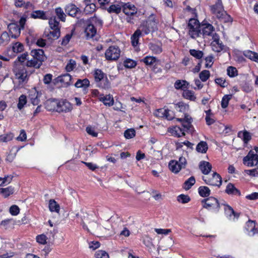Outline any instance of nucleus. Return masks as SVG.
<instances>
[{"label":"nucleus","instance_id":"f257e3e1","mask_svg":"<svg viewBox=\"0 0 258 258\" xmlns=\"http://www.w3.org/2000/svg\"><path fill=\"white\" fill-rule=\"evenodd\" d=\"M176 108L179 111L183 112L184 113L183 118H176L177 120L182 122V126L184 128L189 130L191 126V123L192 118L189 115L185 113L188 109V105L183 102H179L176 104Z\"/></svg>","mask_w":258,"mask_h":258},{"label":"nucleus","instance_id":"f03ea898","mask_svg":"<svg viewBox=\"0 0 258 258\" xmlns=\"http://www.w3.org/2000/svg\"><path fill=\"white\" fill-rule=\"evenodd\" d=\"M211 11L218 19L228 22L231 21V18L224 10L221 0H217L215 5L211 7Z\"/></svg>","mask_w":258,"mask_h":258},{"label":"nucleus","instance_id":"7ed1b4c3","mask_svg":"<svg viewBox=\"0 0 258 258\" xmlns=\"http://www.w3.org/2000/svg\"><path fill=\"white\" fill-rule=\"evenodd\" d=\"M187 27L188 29V34L193 39L202 38L201 25L199 21L194 18L189 20Z\"/></svg>","mask_w":258,"mask_h":258},{"label":"nucleus","instance_id":"20e7f679","mask_svg":"<svg viewBox=\"0 0 258 258\" xmlns=\"http://www.w3.org/2000/svg\"><path fill=\"white\" fill-rule=\"evenodd\" d=\"M140 28L146 34L157 30V22L155 16L154 15H150L147 20L141 25Z\"/></svg>","mask_w":258,"mask_h":258},{"label":"nucleus","instance_id":"39448f33","mask_svg":"<svg viewBox=\"0 0 258 258\" xmlns=\"http://www.w3.org/2000/svg\"><path fill=\"white\" fill-rule=\"evenodd\" d=\"M94 76L98 86L105 89L110 88V82L106 75L101 70H96L94 73Z\"/></svg>","mask_w":258,"mask_h":258},{"label":"nucleus","instance_id":"423d86ee","mask_svg":"<svg viewBox=\"0 0 258 258\" xmlns=\"http://www.w3.org/2000/svg\"><path fill=\"white\" fill-rule=\"evenodd\" d=\"M49 25L51 30L48 36L52 39H56L60 36L59 23L55 17H52L49 20Z\"/></svg>","mask_w":258,"mask_h":258},{"label":"nucleus","instance_id":"0eeeda50","mask_svg":"<svg viewBox=\"0 0 258 258\" xmlns=\"http://www.w3.org/2000/svg\"><path fill=\"white\" fill-rule=\"evenodd\" d=\"M13 72L16 79L18 80L19 83H24L28 80L27 72L23 66L15 64L13 69Z\"/></svg>","mask_w":258,"mask_h":258},{"label":"nucleus","instance_id":"6e6552de","mask_svg":"<svg viewBox=\"0 0 258 258\" xmlns=\"http://www.w3.org/2000/svg\"><path fill=\"white\" fill-rule=\"evenodd\" d=\"M120 52V49L118 46L112 45L106 50L105 57L108 60H116L119 58Z\"/></svg>","mask_w":258,"mask_h":258},{"label":"nucleus","instance_id":"1a4fd4ad","mask_svg":"<svg viewBox=\"0 0 258 258\" xmlns=\"http://www.w3.org/2000/svg\"><path fill=\"white\" fill-rule=\"evenodd\" d=\"M90 227L91 230H97V228H99L100 231L109 235H113L115 233L114 229L108 221H106L102 227L99 226L96 222H92L90 223Z\"/></svg>","mask_w":258,"mask_h":258},{"label":"nucleus","instance_id":"9d476101","mask_svg":"<svg viewBox=\"0 0 258 258\" xmlns=\"http://www.w3.org/2000/svg\"><path fill=\"white\" fill-rule=\"evenodd\" d=\"M203 179L206 183L213 186L219 187L222 184V178L216 172H214L211 175L203 176Z\"/></svg>","mask_w":258,"mask_h":258},{"label":"nucleus","instance_id":"9b49d317","mask_svg":"<svg viewBox=\"0 0 258 258\" xmlns=\"http://www.w3.org/2000/svg\"><path fill=\"white\" fill-rule=\"evenodd\" d=\"M203 207L208 210H215L219 211L220 204L216 198L211 197L207 199H204L202 201Z\"/></svg>","mask_w":258,"mask_h":258},{"label":"nucleus","instance_id":"f8f14e48","mask_svg":"<svg viewBox=\"0 0 258 258\" xmlns=\"http://www.w3.org/2000/svg\"><path fill=\"white\" fill-rule=\"evenodd\" d=\"M24 50V45L20 42L12 43L8 49V54L11 57H15L18 53H21Z\"/></svg>","mask_w":258,"mask_h":258},{"label":"nucleus","instance_id":"ddd939ff","mask_svg":"<svg viewBox=\"0 0 258 258\" xmlns=\"http://www.w3.org/2000/svg\"><path fill=\"white\" fill-rule=\"evenodd\" d=\"M243 164L247 166H253L258 164V155L250 151L243 159Z\"/></svg>","mask_w":258,"mask_h":258},{"label":"nucleus","instance_id":"4468645a","mask_svg":"<svg viewBox=\"0 0 258 258\" xmlns=\"http://www.w3.org/2000/svg\"><path fill=\"white\" fill-rule=\"evenodd\" d=\"M212 39L213 41L211 43V46L213 51L220 52L224 49L225 46L220 41L219 36L217 34H214L213 35Z\"/></svg>","mask_w":258,"mask_h":258},{"label":"nucleus","instance_id":"2eb2a0df","mask_svg":"<svg viewBox=\"0 0 258 258\" xmlns=\"http://www.w3.org/2000/svg\"><path fill=\"white\" fill-rule=\"evenodd\" d=\"M57 112H68L72 110V105L69 101L64 99L57 100Z\"/></svg>","mask_w":258,"mask_h":258},{"label":"nucleus","instance_id":"dca6fc26","mask_svg":"<svg viewBox=\"0 0 258 258\" xmlns=\"http://www.w3.org/2000/svg\"><path fill=\"white\" fill-rule=\"evenodd\" d=\"M202 38L210 36L213 38V35L217 34L215 32L214 27L210 24H204L201 25Z\"/></svg>","mask_w":258,"mask_h":258},{"label":"nucleus","instance_id":"f3484780","mask_svg":"<svg viewBox=\"0 0 258 258\" xmlns=\"http://www.w3.org/2000/svg\"><path fill=\"white\" fill-rule=\"evenodd\" d=\"M146 65L155 67L160 64V60L155 56L148 55L141 60Z\"/></svg>","mask_w":258,"mask_h":258},{"label":"nucleus","instance_id":"a211bd4d","mask_svg":"<svg viewBox=\"0 0 258 258\" xmlns=\"http://www.w3.org/2000/svg\"><path fill=\"white\" fill-rule=\"evenodd\" d=\"M123 12L127 16H133L137 12V9L135 6L130 3H126L122 5Z\"/></svg>","mask_w":258,"mask_h":258},{"label":"nucleus","instance_id":"6ab92c4d","mask_svg":"<svg viewBox=\"0 0 258 258\" xmlns=\"http://www.w3.org/2000/svg\"><path fill=\"white\" fill-rule=\"evenodd\" d=\"M40 94H39L35 88H32L30 90L29 93V98L30 99L31 103L33 105H38L40 102Z\"/></svg>","mask_w":258,"mask_h":258},{"label":"nucleus","instance_id":"aec40b11","mask_svg":"<svg viewBox=\"0 0 258 258\" xmlns=\"http://www.w3.org/2000/svg\"><path fill=\"white\" fill-rule=\"evenodd\" d=\"M11 36L12 38H16L20 34L21 28L15 23H11L8 26Z\"/></svg>","mask_w":258,"mask_h":258},{"label":"nucleus","instance_id":"412c9836","mask_svg":"<svg viewBox=\"0 0 258 258\" xmlns=\"http://www.w3.org/2000/svg\"><path fill=\"white\" fill-rule=\"evenodd\" d=\"M65 11L69 16L75 17L80 11V9L74 4H70L66 6Z\"/></svg>","mask_w":258,"mask_h":258},{"label":"nucleus","instance_id":"4be33fe9","mask_svg":"<svg viewBox=\"0 0 258 258\" xmlns=\"http://www.w3.org/2000/svg\"><path fill=\"white\" fill-rule=\"evenodd\" d=\"M31 54L34 58L37 59L38 62H40L41 64L45 57L44 54V51L41 49L32 50L31 51Z\"/></svg>","mask_w":258,"mask_h":258},{"label":"nucleus","instance_id":"5701e85b","mask_svg":"<svg viewBox=\"0 0 258 258\" xmlns=\"http://www.w3.org/2000/svg\"><path fill=\"white\" fill-rule=\"evenodd\" d=\"M212 168V165L209 162L202 161L199 164V168L202 172L205 175H208L210 173Z\"/></svg>","mask_w":258,"mask_h":258},{"label":"nucleus","instance_id":"b1692460","mask_svg":"<svg viewBox=\"0 0 258 258\" xmlns=\"http://www.w3.org/2000/svg\"><path fill=\"white\" fill-rule=\"evenodd\" d=\"M83 3L85 5L84 12L87 14H92L96 10V5L91 3V0H84Z\"/></svg>","mask_w":258,"mask_h":258},{"label":"nucleus","instance_id":"393cba45","mask_svg":"<svg viewBox=\"0 0 258 258\" xmlns=\"http://www.w3.org/2000/svg\"><path fill=\"white\" fill-rule=\"evenodd\" d=\"M99 99L100 101L102 102L105 105L111 106L114 103V99L112 95L109 94L104 96L103 94H100L99 96Z\"/></svg>","mask_w":258,"mask_h":258},{"label":"nucleus","instance_id":"a878e982","mask_svg":"<svg viewBox=\"0 0 258 258\" xmlns=\"http://www.w3.org/2000/svg\"><path fill=\"white\" fill-rule=\"evenodd\" d=\"M168 132L172 136L176 137H180L185 135L184 131L177 126L168 128Z\"/></svg>","mask_w":258,"mask_h":258},{"label":"nucleus","instance_id":"bb28decb","mask_svg":"<svg viewBox=\"0 0 258 258\" xmlns=\"http://www.w3.org/2000/svg\"><path fill=\"white\" fill-rule=\"evenodd\" d=\"M30 16L33 19H40L44 20L48 19L46 12L41 10L33 11L31 14Z\"/></svg>","mask_w":258,"mask_h":258},{"label":"nucleus","instance_id":"cd10ccee","mask_svg":"<svg viewBox=\"0 0 258 258\" xmlns=\"http://www.w3.org/2000/svg\"><path fill=\"white\" fill-rule=\"evenodd\" d=\"M85 33L87 38L93 37L96 33V29L92 24H89L85 28Z\"/></svg>","mask_w":258,"mask_h":258},{"label":"nucleus","instance_id":"c85d7f7f","mask_svg":"<svg viewBox=\"0 0 258 258\" xmlns=\"http://www.w3.org/2000/svg\"><path fill=\"white\" fill-rule=\"evenodd\" d=\"M141 29H137L131 37V42L133 46L136 47L139 44V39L142 35Z\"/></svg>","mask_w":258,"mask_h":258},{"label":"nucleus","instance_id":"c756f323","mask_svg":"<svg viewBox=\"0 0 258 258\" xmlns=\"http://www.w3.org/2000/svg\"><path fill=\"white\" fill-rule=\"evenodd\" d=\"M57 100L55 99L47 100L45 104L46 109L49 111H57Z\"/></svg>","mask_w":258,"mask_h":258},{"label":"nucleus","instance_id":"7c9ffc66","mask_svg":"<svg viewBox=\"0 0 258 258\" xmlns=\"http://www.w3.org/2000/svg\"><path fill=\"white\" fill-rule=\"evenodd\" d=\"M168 166L170 170L175 173H177L182 169L179 166L178 162L176 160L170 161Z\"/></svg>","mask_w":258,"mask_h":258},{"label":"nucleus","instance_id":"2f4dec72","mask_svg":"<svg viewBox=\"0 0 258 258\" xmlns=\"http://www.w3.org/2000/svg\"><path fill=\"white\" fill-rule=\"evenodd\" d=\"M90 82L87 79H78L75 84V86L76 88H83L84 89L88 88Z\"/></svg>","mask_w":258,"mask_h":258},{"label":"nucleus","instance_id":"473e14b6","mask_svg":"<svg viewBox=\"0 0 258 258\" xmlns=\"http://www.w3.org/2000/svg\"><path fill=\"white\" fill-rule=\"evenodd\" d=\"M182 96L186 99L190 101H195L196 100V96L195 95V93L189 90H184L182 93Z\"/></svg>","mask_w":258,"mask_h":258},{"label":"nucleus","instance_id":"72a5a7b5","mask_svg":"<svg viewBox=\"0 0 258 258\" xmlns=\"http://www.w3.org/2000/svg\"><path fill=\"white\" fill-rule=\"evenodd\" d=\"M208 149V144L204 141H201L196 147V150L199 153H206Z\"/></svg>","mask_w":258,"mask_h":258},{"label":"nucleus","instance_id":"f704fd0d","mask_svg":"<svg viewBox=\"0 0 258 258\" xmlns=\"http://www.w3.org/2000/svg\"><path fill=\"white\" fill-rule=\"evenodd\" d=\"M49 209L52 212H54L58 213L60 207L54 200L51 199L49 201Z\"/></svg>","mask_w":258,"mask_h":258},{"label":"nucleus","instance_id":"c9c22d12","mask_svg":"<svg viewBox=\"0 0 258 258\" xmlns=\"http://www.w3.org/2000/svg\"><path fill=\"white\" fill-rule=\"evenodd\" d=\"M225 191L228 194H232L238 196L240 195V191L238 190L232 183H229L227 185Z\"/></svg>","mask_w":258,"mask_h":258},{"label":"nucleus","instance_id":"e433bc0d","mask_svg":"<svg viewBox=\"0 0 258 258\" xmlns=\"http://www.w3.org/2000/svg\"><path fill=\"white\" fill-rule=\"evenodd\" d=\"M28 59V54L27 52L24 53L20 56H18L15 61V64H17V62H20L21 64V66H26V61Z\"/></svg>","mask_w":258,"mask_h":258},{"label":"nucleus","instance_id":"4c0bfd02","mask_svg":"<svg viewBox=\"0 0 258 258\" xmlns=\"http://www.w3.org/2000/svg\"><path fill=\"white\" fill-rule=\"evenodd\" d=\"M121 9L122 5H112L107 9V11L109 13H115L117 14L121 12Z\"/></svg>","mask_w":258,"mask_h":258},{"label":"nucleus","instance_id":"58836bf2","mask_svg":"<svg viewBox=\"0 0 258 258\" xmlns=\"http://www.w3.org/2000/svg\"><path fill=\"white\" fill-rule=\"evenodd\" d=\"M14 193V188L12 186L6 188H0V194L5 198H7Z\"/></svg>","mask_w":258,"mask_h":258},{"label":"nucleus","instance_id":"ea45409f","mask_svg":"<svg viewBox=\"0 0 258 258\" xmlns=\"http://www.w3.org/2000/svg\"><path fill=\"white\" fill-rule=\"evenodd\" d=\"M42 64L33 57L30 60L28 59L26 61V66L28 67H34L39 68Z\"/></svg>","mask_w":258,"mask_h":258},{"label":"nucleus","instance_id":"a19ab883","mask_svg":"<svg viewBox=\"0 0 258 258\" xmlns=\"http://www.w3.org/2000/svg\"><path fill=\"white\" fill-rule=\"evenodd\" d=\"M238 136L245 143H247L251 139V136L249 133L246 131L239 132Z\"/></svg>","mask_w":258,"mask_h":258},{"label":"nucleus","instance_id":"79ce46f5","mask_svg":"<svg viewBox=\"0 0 258 258\" xmlns=\"http://www.w3.org/2000/svg\"><path fill=\"white\" fill-rule=\"evenodd\" d=\"M72 79V78L71 76L69 74H66L59 77V81L66 83L68 85H70L73 84Z\"/></svg>","mask_w":258,"mask_h":258},{"label":"nucleus","instance_id":"37998d69","mask_svg":"<svg viewBox=\"0 0 258 258\" xmlns=\"http://www.w3.org/2000/svg\"><path fill=\"white\" fill-rule=\"evenodd\" d=\"M10 38L8 33L6 32H3L0 37V44L5 45L10 41Z\"/></svg>","mask_w":258,"mask_h":258},{"label":"nucleus","instance_id":"c03bdc74","mask_svg":"<svg viewBox=\"0 0 258 258\" xmlns=\"http://www.w3.org/2000/svg\"><path fill=\"white\" fill-rule=\"evenodd\" d=\"M27 102V97L25 95H21L19 98L17 107L19 109L21 110Z\"/></svg>","mask_w":258,"mask_h":258},{"label":"nucleus","instance_id":"a18cd8bd","mask_svg":"<svg viewBox=\"0 0 258 258\" xmlns=\"http://www.w3.org/2000/svg\"><path fill=\"white\" fill-rule=\"evenodd\" d=\"M123 66L126 68L132 69L137 66V62L133 59L126 58L123 61Z\"/></svg>","mask_w":258,"mask_h":258},{"label":"nucleus","instance_id":"49530a36","mask_svg":"<svg viewBox=\"0 0 258 258\" xmlns=\"http://www.w3.org/2000/svg\"><path fill=\"white\" fill-rule=\"evenodd\" d=\"M199 193L203 197H206L210 195V190L207 186H200L199 188Z\"/></svg>","mask_w":258,"mask_h":258},{"label":"nucleus","instance_id":"de8ad7c7","mask_svg":"<svg viewBox=\"0 0 258 258\" xmlns=\"http://www.w3.org/2000/svg\"><path fill=\"white\" fill-rule=\"evenodd\" d=\"M195 182L196 180L195 177L194 176H191L184 182L183 187L185 190H188L191 188Z\"/></svg>","mask_w":258,"mask_h":258},{"label":"nucleus","instance_id":"09e8293b","mask_svg":"<svg viewBox=\"0 0 258 258\" xmlns=\"http://www.w3.org/2000/svg\"><path fill=\"white\" fill-rule=\"evenodd\" d=\"M188 84V83L186 81L177 80L174 84V87L176 89H181L187 88Z\"/></svg>","mask_w":258,"mask_h":258},{"label":"nucleus","instance_id":"8fccbe9b","mask_svg":"<svg viewBox=\"0 0 258 258\" xmlns=\"http://www.w3.org/2000/svg\"><path fill=\"white\" fill-rule=\"evenodd\" d=\"M55 13L56 16H57L58 18L61 21L64 22L66 21V15L64 13L62 9L60 8H57L55 9Z\"/></svg>","mask_w":258,"mask_h":258},{"label":"nucleus","instance_id":"3c124183","mask_svg":"<svg viewBox=\"0 0 258 258\" xmlns=\"http://www.w3.org/2000/svg\"><path fill=\"white\" fill-rule=\"evenodd\" d=\"M232 98V95H225L222 98L221 101V107L226 108L229 104V102Z\"/></svg>","mask_w":258,"mask_h":258},{"label":"nucleus","instance_id":"603ef678","mask_svg":"<svg viewBox=\"0 0 258 258\" xmlns=\"http://www.w3.org/2000/svg\"><path fill=\"white\" fill-rule=\"evenodd\" d=\"M221 206L223 207L225 214L227 216L231 217L234 213V210L231 206L226 204H221Z\"/></svg>","mask_w":258,"mask_h":258},{"label":"nucleus","instance_id":"864d4df0","mask_svg":"<svg viewBox=\"0 0 258 258\" xmlns=\"http://www.w3.org/2000/svg\"><path fill=\"white\" fill-rule=\"evenodd\" d=\"M136 135V131L133 128H129L125 131L124 136L126 139L133 138Z\"/></svg>","mask_w":258,"mask_h":258},{"label":"nucleus","instance_id":"5fc2aeb1","mask_svg":"<svg viewBox=\"0 0 258 258\" xmlns=\"http://www.w3.org/2000/svg\"><path fill=\"white\" fill-rule=\"evenodd\" d=\"M14 138V135L12 133H9L0 136V142H8L11 141Z\"/></svg>","mask_w":258,"mask_h":258},{"label":"nucleus","instance_id":"6e6d98bb","mask_svg":"<svg viewBox=\"0 0 258 258\" xmlns=\"http://www.w3.org/2000/svg\"><path fill=\"white\" fill-rule=\"evenodd\" d=\"M227 75L230 77H234L238 75V71L236 68L233 67H229L227 69Z\"/></svg>","mask_w":258,"mask_h":258},{"label":"nucleus","instance_id":"4d7b16f0","mask_svg":"<svg viewBox=\"0 0 258 258\" xmlns=\"http://www.w3.org/2000/svg\"><path fill=\"white\" fill-rule=\"evenodd\" d=\"M210 73L208 70L202 71L199 74V77L203 82L206 81L210 77Z\"/></svg>","mask_w":258,"mask_h":258},{"label":"nucleus","instance_id":"13d9d810","mask_svg":"<svg viewBox=\"0 0 258 258\" xmlns=\"http://www.w3.org/2000/svg\"><path fill=\"white\" fill-rule=\"evenodd\" d=\"M190 54L197 59H200L203 56V52L202 51L196 49H190Z\"/></svg>","mask_w":258,"mask_h":258},{"label":"nucleus","instance_id":"bf43d9fd","mask_svg":"<svg viewBox=\"0 0 258 258\" xmlns=\"http://www.w3.org/2000/svg\"><path fill=\"white\" fill-rule=\"evenodd\" d=\"M12 180V177L7 175L4 177H0V186L7 185L10 183Z\"/></svg>","mask_w":258,"mask_h":258},{"label":"nucleus","instance_id":"052dcab7","mask_svg":"<svg viewBox=\"0 0 258 258\" xmlns=\"http://www.w3.org/2000/svg\"><path fill=\"white\" fill-rule=\"evenodd\" d=\"M96 258H109L108 253L104 250H97L95 254Z\"/></svg>","mask_w":258,"mask_h":258},{"label":"nucleus","instance_id":"680f3d73","mask_svg":"<svg viewBox=\"0 0 258 258\" xmlns=\"http://www.w3.org/2000/svg\"><path fill=\"white\" fill-rule=\"evenodd\" d=\"M76 63L74 60L70 59L66 67L67 72H71L76 67Z\"/></svg>","mask_w":258,"mask_h":258},{"label":"nucleus","instance_id":"e2e57ef3","mask_svg":"<svg viewBox=\"0 0 258 258\" xmlns=\"http://www.w3.org/2000/svg\"><path fill=\"white\" fill-rule=\"evenodd\" d=\"M36 241L40 244H45L46 243L47 238L44 234H40L36 237Z\"/></svg>","mask_w":258,"mask_h":258},{"label":"nucleus","instance_id":"0e129e2a","mask_svg":"<svg viewBox=\"0 0 258 258\" xmlns=\"http://www.w3.org/2000/svg\"><path fill=\"white\" fill-rule=\"evenodd\" d=\"M177 201L183 204H185L190 201V198L187 195H180L177 197Z\"/></svg>","mask_w":258,"mask_h":258},{"label":"nucleus","instance_id":"69168bd1","mask_svg":"<svg viewBox=\"0 0 258 258\" xmlns=\"http://www.w3.org/2000/svg\"><path fill=\"white\" fill-rule=\"evenodd\" d=\"M213 57L212 56H208L205 58V67L206 68H211L213 63Z\"/></svg>","mask_w":258,"mask_h":258},{"label":"nucleus","instance_id":"338daca9","mask_svg":"<svg viewBox=\"0 0 258 258\" xmlns=\"http://www.w3.org/2000/svg\"><path fill=\"white\" fill-rule=\"evenodd\" d=\"M72 37V34H67L62 39L61 44L63 46L67 45L70 42Z\"/></svg>","mask_w":258,"mask_h":258},{"label":"nucleus","instance_id":"774afa93","mask_svg":"<svg viewBox=\"0 0 258 258\" xmlns=\"http://www.w3.org/2000/svg\"><path fill=\"white\" fill-rule=\"evenodd\" d=\"M19 208L16 205H13L10 208V212L12 215H17L19 213Z\"/></svg>","mask_w":258,"mask_h":258}]
</instances>
